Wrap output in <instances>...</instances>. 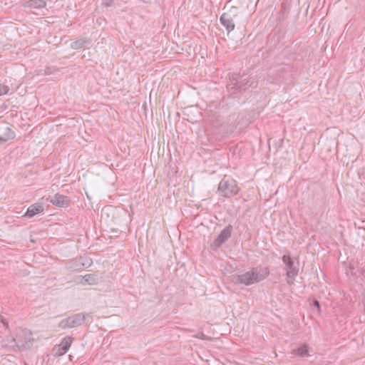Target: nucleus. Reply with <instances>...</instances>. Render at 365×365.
Returning a JSON list of instances; mask_svg holds the SVG:
<instances>
[{
    "label": "nucleus",
    "instance_id": "obj_1",
    "mask_svg": "<svg viewBox=\"0 0 365 365\" xmlns=\"http://www.w3.org/2000/svg\"><path fill=\"white\" fill-rule=\"evenodd\" d=\"M268 274L269 271L267 268L259 271L257 269H252L238 275L236 282L245 285H250L263 279Z\"/></svg>",
    "mask_w": 365,
    "mask_h": 365
},
{
    "label": "nucleus",
    "instance_id": "obj_2",
    "mask_svg": "<svg viewBox=\"0 0 365 365\" xmlns=\"http://www.w3.org/2000/svg\"><path fill=\"white\" fill-rule=\"evenodd\" d=\"M218 190L222 195L228 197L237 194L240 187L234 180H222L219 185Z\"/></svg>",
    "mask_w": 365,
    "mask_h": 365
},
{
    "label": "nucleus",
    "instance_id": "obj_3",
    "mask_svg": "<svg viewBox=\"0 0 365 365\" xmlns=\"http://www.w3.org/2000/svg\"><path fill=\"white\" fill-rule=\"evenodd\" d=\"M50 202L55 206L59 207H66L70 205L69 199L63 195L56 194L50 199Z\"/></svg>",
    "mask_w": 365,
    "mask_h": 365
},
{
    "label": "nucleus",
    "instance_id": "obj_4",
    "mask_svg": "<svg viewBox=\"0 0 365 365\" xmlns=\"http://www.w3.org/2000/svg\"><path fill=\"white\" fill-rule=\"evenodd\" d=\"M43 211V207L41 204L35 203L31 205L27 210L24 216L26 217H33L37 214L41 213Z\"/></svg>",
    "mask_w": 365,
    "mask_h": 365
},
{
    "label": "nucleus",
    "instance_id": "obj_5",
    "mask_svg": "<svg viewBox=\"0 0 365 365\" xmlns=\"http://www.w3.org/2000/svg\"><path fill=\"white\" fill-rule=\"evenodd\" d=\"M220 21L225 26L228 31L234 29L235 24H233L232 18L228 14L224 13L220 17Z\"/></svg>",
    "mask_w": 365,
    "mask_h": 365
},
{
    "label": "nucleus",
    "instance_id": "obj_6",
    "mask_svg": "<svg viewBox=\"0 0 365 365\" xmlns=\"http://www.w3.org/2000/svg\"><path fill=\"white\" fill-rule=\"evenodd\" d=\"M231 235V229L229 227H227L226 229L223 230L220 235L218 237V240L220 243L225 242L228 237H230Z\"/></svg>",
    "mask_w": 365,
    "mask_h": 365
},
{
    "label": "nucleus",
    "instance_id": "obj_7",
    "mask_svg": "<svg viewBox=\"0 0 365 365\" xmlns=\"http://www.w3.org/2000/svg\"><path fill=\"white\" fill-rule=\"evenodd\" d=\"M71 340L69 339H63L62 343H61V346H62L61 349L62 350H60L58 354L59 355H63L65 353H66L67 351L68 350L69 347L71 346Z\"/></svg>",
    "mask_w": 365,
    "mask_h": 365
},
{
    "label": "nucleus",
    "instance_id": "obj_8",
    "mask_svg": "<svg viewBox=\"0 0 365 365\" xmlns=\"http://www.w3.org/2000/svg\"><path fill=\"white\" fill-rule=\"evenodd\" d=\"M294 353L299 356H307L309 353V347L307 345H303L299 348L295 349Z\"/></svg>",
    "mask_w": 365,
    "mask_h": 365
},
{
    "label": "nucleus",
    "instance_id": "obj_9",
    "mask_svg": "<svg viewBox=\"0 0 365 365\" xmlns=\"http://www.w3.org/2000/svg\"><path fill=\"white\" fill-rule=\"evenodd\" d=\"M29 4L31 8H41L46 5L43 0H31Z\"/></svg>",
    "mask_w": 365,
    "mask_h": 365
},
{
    "label": "nucleus",
    "instance_id": "obj_10",
    "mask_svg": "<svg viewBox=\"0 0 365 365\" xmlns=\"http://www.w3.org/2000/svg\"><path fill=\"white\" fill-rule=\"evenodd\" d=\"M9 88L7 86L0 84V96L8 93Z\"/></svg>",
    "mask_w": 365,
    "mask_h": 365
},
{
    "label": "nucleus",
    "instance_id": "obj_11",
    "mask_svg": "<svg viewBox=\"0 0 365 365\" xmlns=\"http://www.w3.org/2000/svg\"><path fill=\"white\" fill-rule=\"evenodd\" d=\"M283 261L286 264H289V267H291L292 265V264H293V262H292V259L289 256H284L283 257Z\"/></svg>",
    "mask_w": 365,
    "mask_h": 365
},
{
    "label": "nucleus",
    "instance_id": "obj_12",
    "mask_svg": "<svg viewBox=\"0 0 365 365\" xmlns=\"http://www.w3.org/2000/svg\"><path fill=\"white\" fill-rule=\"evenodd\" d=\"M314 305L318 308V309H320V305L318 301L314 302Z\"/></svg>",
    "mask_w": 365,
    "mask_h": 365
}]
</instances>
